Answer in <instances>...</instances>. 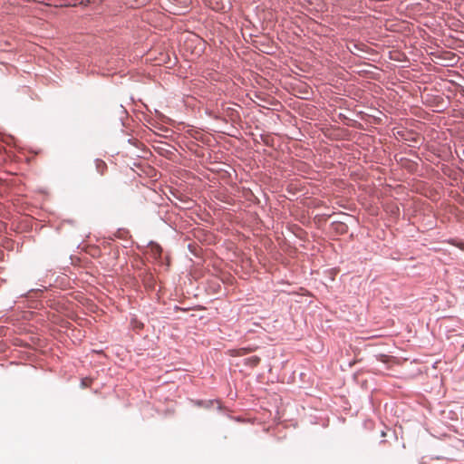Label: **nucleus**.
Wrapping results in <instances>:
<instances>
[{
	"label": "nucleus",
	"mask_w": 464,
	"mask_h": 464,
	"mask_svg": "<svg viewBox=\"0 0 464 464\" xmlns=\"http://www.w3.org/2000/svg\"><path fill=\"white\" fill-rule=\"evenodd\" d=\"M163 8L173 14H184L191 4V0H160Z\"/></svg>",
	"instance_id": "obj_1"
},
{
	"label": "nucleus",
	"mask_w": 464,
	"mask_h": 464,
	"mask_svg": "<svg viewBox=\"0 0 464 464\" xmlns=\"http://www.w3.org/2000/svg\"><path fill=\"white\" fill-rule=\"evenodd\" d=\"M204 2L215 11H223L227 5V0H204Z\"/></svg>",
	"instance_id": "obj_2"
},
{
	"label": "nucleus",
	"mask_w": 464,
	"mask_h": 464,
	"mask_svg": "<svg viewBox=\"0 0 464 464\" xmlns=\"http://www.w3.org/2000/svg\"><path fill=\"white\" fill-rule=\"evenodd\" d=\"M96 169L101 173L103 174L104 170L106 169L107 166L104 161L101 160H96L95 161Z\"/></svg>",
	"instance_id": "obj_3"
},
{
	"label": "nucleus",
	"mask_w": 464,
	"mask_h": 464,
	"mask_svg": "<svg viewBox=\"0 0 464 464\" xmlns=\"http://www.w3.org/2000/svg\"><path fill=\"white\" fill-rule=\"evenodd\" d=\"M92 379L89 377L82 378L81 381V387L82 388H88L92 385Z\"/></svg>",
	"instance_id": "obj_4"
},
{
	"label": "nucleus",
	"mask_w": 464,
	"mask_h": 464,
	"mask_svg": "<svg viewBox=\"0 0 464 464\" xmlns=\"http://www.w3.org/2000/svg\"><path fill=\"white\" fill-rule=\"evenodd\" d=\"M260 362V359L257 356H253L247 359V363L251 366H256Z\"/></svg>",
	"instance_id": "obj_5"
},
{
	"label": "nucleus",
	"mask_w": 464,
	"mask_h": 464,
	"mask_svg": "<svg viewBox=\"0 0 464 464\" xmlns=\"http://www.w3.org/2000/svg\"><path fill=\"white\" fill-rule=\"evenodd\" d=\"M252 350L251 349H248V348H241L237 351V355H245L248 353H250Z\"/></svg>",
	"instance_id": "obj_6"
},
{
	"label": "nucleus",
	"mask_w": 464,
	"mask_h": 464,
	"mask_svg": "<svg viewBox=\"0 0 464 464\" xmlns=\"http://www.w3.org/2000/svg\"><path fill=\"white\" fill-rule=\"evenodd\" d=\"M150 0H134L137 5H143L147 4Z\"/></svg>",
	"instance_id": "obj_7"
},
{
	"label": "nucleus",
	"mask_w": 464,
	"mask_h": 464,
	"mask_svg": "<svg viewBox=\"0 0 464 464\" xmlns=\"http://www.w3.org/2000/svg\"><path fill=\"white\" fill-rule=\"evenodd\" d=\"M459 248L463 249L464 250V244H459V245H457Z\"/></svg>",
	"instance_id": "obj_8"
}]
</instances>
